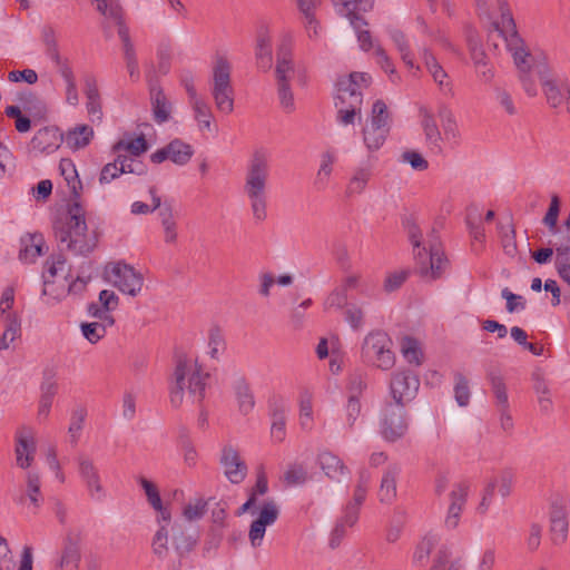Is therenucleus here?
<instances>
[{"label":"nucleus","mask_w":570,"mask_h":570,"mask_svg":"<svg viewBox=\"0 0 570 570\" xmlns=\"http://www.w3.org/2000/svg\"><path fill=\"white\" fill-rule=\"evenodd\" d=\"M69 194L67 213L53 223V233L57 242L75 255L86 256L97 246L95 232L88 230L86 210L80 203L83 189L82 180H66Z\"/></svg>","instance_id":"1"},{"label":"nucleus","mask_w":570,"mask_h":570,"mask_svg":"<svg viewBox=\"0 0 570 570\" xmlns=\"http://www.w3.org/2000/svg\"><path fill=\"white\" fill-rule=\"evenodd\" d=\"M412 253L417 265L419 275L428 282L440 279L450 268L436 227H432L424 236L413 217L403 222Z\"/></svg>","instance_id":"2"},{"label":"nucleus","mask_w":570,"mask_h":570,"mask_svg":"<svg viewBox=\"0 0 570 570\" xmlns=\"http://www.w3.org/2000/svg\"><path fill=\"white\" fill-rule=\"evenodd\" d=\"M208 374L204 373L197 360L179 356L174 372V383L170 386V403L179 407L185 399L191 404L200 403L206 393Z\"/></svg>","instance_id":"3"},{"label":"nucleus","mask_w":570,"mask_h":570,"mask_svg":"<svg viewBox=\"0 0 570 570\" xmlns=\"http://www.w3.org/2000/svg\"><path fill=\"white\" fill-rule=\"evenodd\" d=\"M340 14L350 19V22L357 35L360 48L368 51L374 48V53L377 58V63L389 75L390 80L394 83L400 81V76L395 70L394 63L381 46H373L372 37L368 30L363 29L367 23L355 14L357 3L355 0H334Z\"/></svg>","instance_id":"4"},{"label":"nucleus","mask_w":570,"mask_h":570,"mask_svg":"<svg viewBox=\"0 0 570 570\" xmlns=\"http://www.w3.org/2000/svg\"><path fill=\"white\" fill-rule=\"evenodd\" d=\"M498 4L501 10V21L494 23V31L503 38L520 72H528L532 62L531 55L517 32L515 22L507 8L505 0H498Z\"/></svg>","instance_id":"5"},{"label":"nucleus","mask_w":570,"mask_h":570,"mask_svg":"<svg viewBox=\"0 0 570 570\" xmlns=\"http://www.w3.org/2000/svg\"><path fill=\"white\" fill-rule=\"evenodd\" d=\"M210 95L219 112L229 115L234 110L232 65L223 56H217L212 68Z\"/></svg>","instance_id":"6"},{"label":"nucleus","mask_w":570,"mask_h":570,"mask_svg":"<svg viewBox=\"0 0 570 570\" xmlns=\"http://www.w3.org/2000/svg\"><path fill=\"white\" fill-rule=\"evenodd\" d=\"M392 347L393 342L385 332L372 331L363 340L361 360L366 365L389 371L395 364Z\"/></svg>","instance_id":"7"},{"label":"nucleus","mask_w":570,"mask_h":570,"mask_svg":"<svg viewBox=\"0 0 570 570\" xmlns=\"http://www.w3.org/2000/svg\"><path fill=\"white\" fill-rule=\"evenodd\" d=\"M391 116L383 100H376L372 106L368 121L363 128V140L370 151L380 149L390 132Z\"/></svg>","instance_id":"8"},{"label":"nucleus","mask_w":570,"mask_h":570,"mask_svg":"<svg viewBox=\"0 0 570 570\" xmlns=\"http://www.w3.org/2000/svg\"><path fill=\"white\" fill-rule=\"evenodd\" d=\"M406 403L386 402L380 415V433L387 442H395L407 431Z\"/></svg>","instance_id":"9"},{"label":"nucleus","mask_w":570,"mask_h":570,"mask_svg":"<svg viewBox=\"0 0 570 570\" xmlns=\"http://www.w3.org/2000/svg\"><path fill=\"white\" fill-rule=\"evenodd\" d=\"M106 279L121 293L137 296L142 288V275L131 265L122 262L112 263L105 268Z\"/></svg>","instance_id":"10"},{"label":"nucleus","mask_w":570,"mask_h":570,"mask_svg":"<svg viewBox=\"0 0 570 570\" xmlns=\"http://www.w3.org/2000/svg\"><path fill=\"white\" fill-rule=\"evenodd\" d=\"M540 80L548 104L552 108H564L570 114V87L548 70L540 71Z\"/></svg>","instance_id":"11"},{"label":"nucleus","mask_w":570,"mask_h":570,"mask_svg":"<svg viewBox=\"0 0 570 570\" xmlns=\"http://www.w3.org/2000/svg\"><path fill=\"white\" fill-rule=\"evenodd\" d=\"M76 461L79 476L85 483L89 497L95 501H102L106 498V491L101 483L98 466L86 454L78 455Z\"/></svg>","instance_id":"12"},{"label":"nucleus","mask_w":570,"mask_h":570,"mask_svg":"<svg viewBox=\"0 0 570 570\" xmlns=\"http://www.w3.org/2000/svg\"><path fill=\"white\" fill-rule=\"evenodd\" d=\"M279 515V507L274 500L265 501L258 511V517L252 522L248 531V539L253 548L263 543L266 528L276 522Z\"/></svg>","instance_id":"13"},{"label":"nucleus","mask_w":570,"mask_h":570,"mask_svg":"<svg viewBox=\"0 0 570 570\" xmlns=\"http://www.w3.org/2000/svg\"><path fill=\"white\" fill-rule=\"evenodd\" d=\"M419 387V376L410 370H400L395 372L390 383L392 399L406 404L415 397Z\"/></svg>","instance_id":"14"},{"label":"nucleus","mask_w":570,"mask_h":570,"mask_svg":"<svg viewBox=\"0 0 570 570\" xmlns=\"http://www.w3.org/2000/svg\"><path fill=\"white\" fill-rule=\"evenodd\" d=\"M16 463L26 470L31 466L36 454L35 432L30 426L22 425L16 432Z\"/></svg>","instance_id":"15"},{"label":"nucleus","mask_w":570,"mask_h":570,"mask_svg":"<svg viewBox=\"0 0 570 570\" xmlns=\"http://www.w3.org/2000/svg\"><path fill=\"white\" fill-rule=\"evenodd\" d=\"M219 462L230 483L239 484L245 480L248 469L234 446L229 444L223 446Z\"/></svg>","instance_id":"16"},{"label":"nucleus","mask_w":570,"mask_h":570,"mask_svg":"<svg viewBox=\"0 0 570 570\" xmlns=\"http://www.w3.org/2000/svg\"><path fill=\"white\" fill-rule=\"evenodd\" d=\"M289 406L281 396H273L268 401L271 416V436L275 442H282L286 435V421Z\"/></svg>","instance_id":"17"},{"label":"nucleus","mask_w":570,"mask_h":570,"mask_svg":"<svg viewBox=\"0 0 570 570\" xmlns=\"http://www.w3.org/2000/svg\"><path fill=\"white\" fill-rule=\"evenodd\" d=\"M80 558V537L73 531H69L63 539L61 552L56 559V569L77 570Z\"/></svg>","instance_id":"18"},{"label":"nucleus","mask_w":570,"mask_h":570,"mask_svg":"<svg viewBox=\"0 0 570 570\" xmlns=\"http://www.w3.org/2000/svg\"><path fill=\"white\" fill-rule=\"evenodd\" d=\"M193 156V148L190 145L183 142L179 139H174L167 146L157 149L150 155V160L154 164H161L165 160H170L176 165L187 163Z\"/></svg>","instance_id":"19"},{"label":"nucleus","mask_w":570,"mask_h":570,"mask_svg":"<svg viewBox=\"0 0 570 570\" xmlns=\"http://www.w3.org/2000/svg\"><path fill=\"white\" fill-rule=\"evenodd\" d=\"M371 82V76L364 72H352L347 78H343L337 82V95L335 102H348V98L343 99V94L352 97L357 96L363 101L362 90Z\"/></svg>","instance_id":"20"},{"label":"nucleus","mask_w":570,"mask_h":570,"mask_svg":"<svg viewBox=\"0 0 570 570\" xmlns=\"http://www.w3.org/2000/svg\"><path fill=\"white\" fill-rule=\"evenodd\" d=\"M198 533L193 527L175 522L171 525L173 547L178 557L189 553L198 541Z\"/></svg>","instance_id":"21"},{"label":"nucleus","mask_w":570,"mask_h":570,"mask_svg":"<svg viewBox=\"0 0 570 570\" xmlns=\"http://www.w3.org/2000/svg\"><path fill=\"white\" fill-rule=\"evenodd\" d=\"M469 485L465 483H456L450 492V504L444 520L448 529H455L459 524L463 507L466 503Z\"/></svg>","instance_id":"22"},{"label":"nucleus","mask_w":570,"mask_h":570,"mask_svg":"<svg viewBox=\"0 0 570 570\" xmlns=\"http://www.w3.org/2000/svg\"><path fill=\"white\" fill-rule=\"evenodd\" d=\"M266 180H246L244 191L250 200L253 216L256 222L266 218Z\"/></svg>","instance_id":"23"},{"label":"nucleus","mask_w":570,"mask_h":570,"mask_svg":"<svg viewBox=\"0 0 570 570\" xmlns=\"http://www.w3.org/2000/svg\"><path fill=\"white\" fill-rule=\"evenodd\" d=\"M422 57L424 65L434 82L438 85L439 90L442 95L453 97V85L443 67L439 63L435 57L429 51L428 48H423Z\"/></svg>","instance_id":"24"},{"label":"nucleus","mask_w":570,"mask_h":570,"mask_svg":"<svg viewBox=\"0 0 570 570\" xmlns=\"http://www.w3.org/2000/svg\"><path fill=\"white\" fill-rule=\"evenodd\" d=\"M144 165L137 158L121 157L117 155L114 163L107 164L102 170L100 178H118L120 175L134 174L142 175Z\"/></svg>","instance_id":"25"},{"label":"nucleus","mask_w":570,"mask_h":570,"mask_svg":"<svg viewBox=\"0 0 570 570\" xmlns=\"http://www.w3.org/2000/svg\"><path fill=\"white\" fill-rule=\"evenodd\" d=\"M155 510L158 512V522H164V524H161L159 529L156 531L153 538L151 547L154 553L158 558L165 559L169 554V531L167 529V525L170 522V512L163 505L160 509Z\"/></svg>","instance_id":"26"},{"label":"nucleus","mask_w":570,"mask_h":570,"mask_svg":"<svg viewBox=\"0 0 570 570\" xmlns=\"http://www.w3.org/2000/svg\"><path fill=\"white\" fill-rule=\"evenodd\" d=\"M295 67L292 59V51L288 43L282 42L276 52L275 79L276 83L292 82Z\"/></svg>","instance_id":"27"},{"label":"nucleus","mask_w":570,"mask_h":570,"mask_svg":"<svg viewBox=\"0 0 570 570\" xmlns=\"http://www.w3.org/2000/svg\"><path fill=\"white\" fill-rule=\"evenodd\" d=\"M317 463L324 474L333 481L340 482L342 478L350 474V470L344 462L330 451L321 452L317 456Z\"/></svg>","instance_id":"28"},{"label":"nucleus","mask_w":570,"mask_h":570,"mask_svg":"<svg viewBox=\"0 0 570 570\" xmlns=\"http://www.w3.org/2000/svg\"><path fill=\"white\" fill-rule=\"evenodd\" d=\"M371 473L363 469L358 472L357 483L354 489L353 498L347 503V519L354 521L358 518L360 508L363 504L371 483Z\"/></svg>","instance_id":"29"},{"label":"nucleus","mask_w":570,"mask_h":570,"mask_svg":"<svg viewBox=\"0 0 570 570\" xmlns=\"http://www.w3.org/2000/svg\"><path fill=\"white\" fill-rule=\"evenodd\" d=\"M255 57L257 67L263 71H268L273 63L272 36L267 27L258 30L255 47Z\"/></svg>","instance_id":"30"},{"label":"nucleus","mask_w":570,"mask_h":570,"mask_svg":"<svg viewBox=\"0 0 570 570\" xmlns=\"http://www.w3.org/2000/svg\"><path fill=\"white\" fill-rule=\"evenodd\" d=\"M189 106L193 110L194 119L197 122V128L202 134L213 132L216 130L214 122V114L209 104L200 96L189 100Z\"/></svg>","instance_id":"31"},{"label":"nucleus","mask_w":570,"mask_h":570,"mask_svg":"<svg viewBox=\"0 0 570 570\" xmlns=\"http://www.w3.org/2000/svg\"><path fill=\"white\" fill-rule=\"evenodd\" d=\"M62 141V136L56 127L39 129L30 141L32 150L50 153L56 150Z\"/></svg>","instance_id":"32"},{"label":"nucleus","mask_w":570,"mask_h":570,"mask_svg":"<svg viewBox=\"0 0 570 570\" xmlns=\"http://www.w3.org/2000/svg\"><path fill=\"white\" fill-rule=\"evenodd\" d=\"M114 151L121 157L136 158L147 151L148 144L142 135L134 136L131 134H125L114 145Z\"/></svg>","instance_id":"33"},{"label":"nucleus","mask_w":570,"mask_h":570,"mask_svg":"<svg viewBox=\"0 0 570 570\" xmlns=\"http://www.w3.org/2000/svg\"><path fill=\"white\" fill-rule=\"evenodd\" d=\"M45 240L41 234H26L20 238L19 259L24 264L35 263L43 255Z\"/></svg>","instance_id":"34"},{"label":"nucleus","mask_w":570,"mask_h":570,"mask_svg":"<svg viewBox=\"0 0 570 570\" xmlns=\"http://www.w3.org/2000/svg\"><path fill=\"white\" fill-rule=\"evenodd\" d=\"M568 518L562 507L553 505L550 511V534L556 546H561L568 538Z\"/></svg>","instance_id":"35"},{"label":"nucleus","mask_w":570,"mask_h":570,"mask_svg":"<svg viewBox=\"0 0 570 570\" xmlns=\"http://www.w3.org/2000/svg\"><path fill=\"white\" fill-rule=\"evenodd\" d=\"M85 96L87 99L86 108L89 117L92 120H100L102 116L100 95L98 90L97 79L92 75H87L83 78Z\"/></svg>","instance_id":"36"},{"label":"nucleus","mask_w":570,"mask_h":570,"mask_svg":"<svg viewBox=\"0 0 570 570\" xmlns=\"http://www.w3.org/2000/svg\"><path fill=\"white\" fill-rule=\"evenodd\" d=\"M271 153L266 148H256L248 161L247 171L248 178H266L272 174L271 171Z\"/></svg>","instance_id":"37"},{"label":"nucleus","mask_w":570,"mask_h":570,"mask_svg":"<svg viewBox=\"0 0 570 570\" xmlns=\"http://www.w3.org/2000/svg\"><path fill=\"white\" fill-rule=\"evenodd\" d=\"M41 41L47 57L53 62L56 68L70 63L68 58L60 55L56 30L50 26L41 29Z\"/></svg>","instance_id":"38"},{"label":"nucleus","mask_w":570,"mask_h":570,"mask_svg":"<svg viewBox=\"0 0 570 570\" xmlns=\"http://www.w3.org/2000/svg\"><path fill=\"white\" fill-rule=\"evenodd\" d=\"M389 36L403 63L410 70H419L420 68L414 62V55L411 50L410 42L405 33L400 29L392 28L389 30Z\"/></svg>","instance_id":"39"},{"label":"nucleus","mask_w":570,"mask_h":570,"mask_svg":"<svg viewBox=\"0 0 570 570\" xmlns=\"http://www.w3.org/2000/svg\"><path fill=\"white\" fill-rule=\"evenodd\" d=\"M400 471L396 464H391L385 470L379 490V499L382 503H392L396 498V478Z\"/></svg>","instance_id":"40"},{"label":"nucleus","mask_w":570,"mask_h":570,"mask_svg":"<svg viewBox=\"0 0 570 570\" xmlns=\"http://www.w3.org/2000/svg\"><path fill=\"white\" fill-rule=\"evenodd\" d=\"M150 104L155 121L166 122L170 117L171 105L161 88L156 86L150 88Z\"/></svg>","instance_id":"41"},{"label":"nucleus","mask_w":570,"mask_h":570,"mask_svg":"<svg viewBox=\"0 0 570 570\" xmlns=\"http://www.w3.org/2000/svg\"><path fill=\"white\" fill-rule=\"evenodd\" d=\"M421 126L429 145L440 148L441 131L436 125L433 111L428 107L420 108Z\"/></svg>","instance_id":"42"},{"label":"nucleus","mask_w":570,"mask_h":570,"mask_svg":"<svg viewBox=\"0 0 570 570\" xmlns=\"http://www.w3.org/2000/svg\"><path fill=\"white\" fill-rule=\"evenodd\" d=\"M26 499H29L35 510H38L43 502L40 475L36 471H29L26 474V494L21 495L18 502L23 503Z\"/></svg>","instance_id":"43"},{"label":"nucleus","mask_w":570,"mask_h":570,"mask_svg":"<svg viewBox=\"0 0 570 570\" xmlns=\"http://www.w3.org/2000/svg\"><path fill=\"white\" fill-rule=\"evenodd\" d=\"M14 303V289L13 287H7L2 292L0 298V322L3 324L6 328H9L10 325L13 326V323L17 324V333H20L21 323L16 313H11Z\"/></svg>","instance_id":"44"},{"label":"nucleus","mask_w":570,"mask_h":570,"mask_svg":"<svg viewBox=\"0 0 570 570\" xmlns=\"http://www.w3.org/2000/svg\"><path fill=\"white\" fill-rule=\"evenodd\" d=\"M348 98V102L340 104L335 102L337 109V120L341 125L347 126L354 122L356 115L361 111L362 102L357 96L352 97L343 94V99Z\"/></svg>","instance_id":"45"},{"label":"nucleus","mask_w":570,"mask_h":570,"mask_svg":"<svg viewBox=\"0 0 570 570\" xmlns=\"http://www.w3.org/2000/svg\"><path fill=\"white\" fill-rule=\"evenodd\" d=\"M58 73L65 82L66 102L70 106H78L79 94L77 89L76 76L70 63L57 68Z\"/></svg>","instance_id":"46"},{"label":"nucleus","mask_w":570,"mask_h":570,"mask_svg":"<svg viewBox=\"0 0 570 570\" xmlns=\"http://www.w3.org/2000/svg\"><path fill=\"white\" fill-rule=\"evenodd\" d=\"M234 390L239 412L244 415L252 412V410L255 406V400L250 391L249 384L246 382V380L244 377H239L238 380H236Z\"/></svg>","instance_id":"47"},{"label":"nucleus","mask_w":570,"mask_h":570,"mask_svg":"<svg viewBox=\"0 0 570 570\" xmlns=\"http://www.w3.org/2000/svg\"><path fill=\"white\" fill-rule=\"evenodd\" d=\"M66 265V258L63 255L59 254L57 256H52L48 258L45 263V271L42 273L43 279V289L42 296H49L48 286L53 282V278L57 276L58 272L62 271Z\"/></svg>","instance_id":"48"},{"label":"nucleus","mask_w":570,"mask_h":570,"mask_svg":"<svg viewBox=\"0 0 570 570\" xmlns=\"http://www.w3.org/2000/svg\"><path fill=\"white\" fill-rule=\"evenodd\" d=\"M440 537L435 533H428L423 539L417 543L414 553H413V562L415 564H424L430 553L433 549L439 546Z\"/></svg>","instance_id":"49"},{"label":"nucleus","mask_w":570,"mask_h":570,"mask_svg":"<svg viewBox=\"0 0 570 570\" xmlns=\"http://www.w3.org/2000/svg\"><path fill=\"white\" fill-rule=\"evenodd\" d=\"M92 136V128L88 125H81L67 134L66 142L70 148L80 149L89 144Z\"/></svg>","instance_id":"50"},{"label":"nucleus","mask_w":570,"mask_h":570,"mask_svg":"<svg viewBox=\"0 0 570 570\" xmlns=\"http://www.w3.org/2000/svg\"><path fill=\"white\" fill-rule=\"evenodd\" d=\"M498 410L509 409V400L507 393V386L503 377L494 372L488 374Z\"/></svg>","instance_id":"51"},{"label":"nucleus","mask_w":570,"mask_h":570,"mask_svg":"<svg viewBox=\"0 0 570 570\" xmlns=\"http://www.w3.org/2000/svg\"><path fill=\"white\" fill-rule=\"evenodd\" d=\"M554 265L559 277L570 286V246L556 248Z\"/></svg>","instance_id":"52"},{"label":"nucleus","mask_w":570,"mask_h":570,"mask_svg":"<svg viewBox=\"0 0 570 570\" xmlns=\"http://www.w3.org/2000/svg\"><path fill=\"white\" fill-rule=\"evenodd\" d=\"M159 217H160L161 226L165 232V242L174 243L177 238V233H176V222H175L171 206L168 204H165L159 209Z\"/></svg>","instance_id":"53"},{"label":"nucleus","mask_w":570,"mask_h":570,"mask_svg":"<svg viewBox=\"0 0 570 570\" xmlns=\"http://www.w3.org/2000/svg\"><path fill=\"white\" fill-rule=\"evenodd\" d=\"M438 115L441 120L445 138L449 140L458 138V125L451 109L445 105H440L438 108Z\"/></svg>","instance_id":"54"},{"label":"nucleus","mask_w":570,"mask_h":570,"mask_svg":"<svg viewBox=\"0 0 570 570\" xmlns=\"http://www.w3.org/2000/svg\"><path fill=\"white\" fill-rule=\"evenodd\" d=\"M362 404L360 399H355L354 396H348L347 402L344 407L345 419H344V428L348 432H352L356 425L357 420L361 416Z\"/></svg>","instance_id":"55"},{"label":"nucleus","mask_w":570,"mask_h":570,"mask_svg":"<svg viewBox=\"0 0 570 570\" xmlns=\"http://www.w3.org/2000/svg\"><path fill=\"white\" fill-rule=\"evenodd\" d=\"M358 518L354 521L347 519V504L343 509L342 517L336 521L335 527L331 533L330 546L336 548L341 540L344 538L346 528L353 527L357 522Z\"/></svg>","instance_id":"56"},{"label":"nucleus","mask_w":570,"mask_h":570,"mask_svg":"<svg viewBox=\"0 0 570 570\" xmlns=\"http://www.w3.org/2000/svg\"><path fill=\"white\" fill-rule=\"evenodd\" d=\"M401 351L403 357L411 364L420 365L422 351L419 342L413 337H404L402 340Z\"/></svg>","instance_id":"57"},{"label":"nucleus","mask_w":570,"mask_h":570,"mask_svg":"<svg viewBox=\"0 0 570 570\" xmlns=\"http://www.w3.org/2000/svg\"><path fill=\"white\" fill-rule=\"evenodd\" d=\"M225 351V338L218 327H212L208 332V354L213 360H218Z\"/></svg>","instance_id":"58"},{"label":"nucleus","mask_w":570,"mask_h":570,"mask_svg":"<svg viewBox=\"0 0 570 570\" xmlns=\"http://www.w3.org/2000/svg\"><path fill=\"white\" fill-rule=\"evenodd\" d=\"M454 397L459 406H466L470 402V389H469V382L466 377L456 372L454 374Z\"/></svg>","instance_id":"59"},{"label":"nucleus","mask_w":570,"mask_h":570,"mask_svg":"<svg viewBox=\"0 0 570 570\" xmlns=\"http://www.w3.org/2000/svg\"><path fill=\"white\" fill-rule=\"evenodd\" d=\"M465 222H466V225L469 228L470 236L475 242H483L485 234L481 226L480 213L478 212L476 208H474V207L469 208Z\"/></svg>","instance_id":"60"},{"label":"nucleus","mask_w":570,"mask_h":570,"mask_svg":"<svg viewBox=\"0 0 570 570\" xmlns=\"http://www.w3.org/2000/svg\"><path fill=\"white\" fill-rule=\"evenodd\" d=\"M276 88L281 108L287 114L293 112L296 106L291 82L276 83Z\"/></svg>","instance_id":"61"},{"label":"nucleus","mask_w":570,"mask_h":570,"mask_svg":"<svg viewBox=\"0 0 570 570\" xmlns=\"http://www.w3.org/2000/svg\"><path fill=\"white\" fill-rule=\"evenodd\" d=\"M80 274L76 277L75 281H72L68 286V293L70 294H80L85 291L88 282L90 281V269H91V263H83L80 266Z\"/></svg>","instance_id":"62"},{"label":"nucleus","mask_w":570,"mask_h":570,"mask_svg":"<svg viewBox=\"0 0 570 570\" xmlns=\"http://www.w3.org/2000/svg\"><path fill=\"white\" fill-rule=\"evenodd\" d=\"M207 510V501L204 499H195L187 503L183 509V515L187 521H195L203 518Z\"/></svg>","instance_id":"63"},{"label":"nucleus","mask_w":570,"mask_h":570,"mask_svg":"<svg viewBox=\"0 0 570 570\" xmlns=\"http://www.w3.org/2000/svg\"><path fill=\"white\" fill-rule=\"evenodd\" d=\"M284 481L288 485H301L307 480V472L301 464H291L284 473Z\"/></svg>","instance_id":"64"}]
</instances>
